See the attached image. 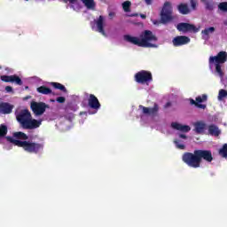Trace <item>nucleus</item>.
I'll return each instance as SVG.
<instances>
[{
	"label": "nucleus",
	"mask_w": 227,
	"mask_h": 227,
	"mask_svg": "<svg viewBox=\"0 0 227 227\" xmlns=\"http://www.w3.org/2000/svg\"><path fill=\"white\" fill-rule=\"evenodd\" d=\"M5 139L18 146L19 148H23L27 153H40L43 150V144L35 143L29 139V137L22 131L14 132L12 137H5Z\"/></svg>",
	"instance_id": "f257e3e1"
},
{
	"label": "nucleus",
	"mask_w": 227,
	"mask_h": 227,
	"mask_svg": "<svg viewBox=\"0 0 227 227\" xmlns=\"http://www.w3.org/2000/svg\"><path fill=\"white\" fill-rule=\"evenodd\" d=\"M182 160L184 164H187L189 168L198 169V168H201L203 160H205V162H212L214 156L210 150L198 149L193 151V153H184L182 156Z\"/></svg>",
	"instance_id": "f03ea898"
},
{
	"label": "nucleus",
	"mask_w": 227,
	"mask_h": 227,
	"mask_svg": "<svg viewBox=\"0 0 227 227\" xmlns=\"http://www.w3.org/2000/svg\"><path fill=\"white\" fill-rule=\"evenodd\" d=\"M140 38L126 35H124V40L133 45H137V47H146V48H155L156 44L151 43V42H157V36L153 35L151 30H145L140 35Z\"/></svg>",
	"instance_id": "7ed1b4c3"
},
{
	"label": "nucleus",
	"mask_w": 227,
	"mask_h": 227,
	"mask_svg": "<svg viewBox=\"0 0 227 227\" xmlns=\"http://www.w3.org/2000/svg\"><path fill=\"white\" fill-rule=\"evenodd\" d=\"M160 23L169 24L173 20V6L171 2H165L160 13Z\"/></svg>",
	"instance_id": "20e7f679"
},
{
	"label": "nucleus",
	"mask_w": 227,
	"mask_h": 227,
	"mask_svg": "<svg viewBox=\"0 0 227 227\" xmlns=\"http://www.w3.org/2000/svg\"><path fill=\"white\" fill-rule=\"evenodd\" d=\"M135 81L138 84H146L147 86L153 81L152 72L141 70L135 74Z\"/></svg>",
	"instance_id": "39448f33"
},
{
	"label": "nucleus",
	"mask_w": 227,
	"mask_h": 227,
	"mask_svg": "<svg viewBox=\"0 0 227 227\" xmlns=\"http://www.w3.org/2000/svg\"><path fill=\"white\" fill-rule=\"evenodd\" d=\"M30 108L35 116H42L45 113L46 109H49V105L43 102H31Z\"/></svg>",
	"instance_id": "423d86ee"
},
{
	"label": "nucleus",
	"mask_w": 227,
	"mask_h": 227,
	"mask_svg": "<svg viewBox=\"0 0 227 227\" xmlns=\"http://www.w3.org/2000/svg\"><path fill=\"white\" fill-rule=\"evenodd\" d=\"M227 61V52L219 51L216 56L209 57V65H223Z\"/></svg>",
	"instance_id": "0eeeda50"
},
{
	"label": "nucleus",
	"mask_w": 227,
	"mask_h": 227,
	"mask_svg": "<svg viewBox=\"0 0 227 227\" xmlns=\"http://www.w3.org/2000/svg\"><path fill=\"white\" fill-rule=\"evenodd\" d=\"M177 31L181 33H198L200 28L191 23L181 22L176 26Z\"/></svg>",
	"instance_id": "6e6552de"
},
{
	"label": "nucleus",
	"mask_w": 227,
	"mask_h": 227,
	"mask_svg": "<svg viewBox=\"0 0 227 227\" xmlns=\"http://www.w3.org/2000/svg\"><path fill=\"white\" fill-rule=\"evenodd\" d=\"M31 118V112L27 109L21 110L19 114H16V120L20 123L21 127Z\"/></svg>",
	"instance_id": "1a4fd4ad"
},
{
	"label": "nucleus",
	"mask_w": 227,
	"mask_h": 227,
	"mask_svg": "<svg viewBox=\"0 0 227 227\" xmlns=\"http://www.w3.org/2000/svg\"><path fill=\"white\" fill-rule=\"evenodd\" d=\"M191 42V38L186 35H177L172 40L174 47H182V45H187Z\"/></svg>",
	"instance_id": "9d476101"
},
{
	"label": "nucleus",
	"mask_w": 227,
	"mask_h": 227,
	"mask_svg": "<svg viewBox=\"0 0 227 227\" xmlns=\"http://www.w3.org/2000/svg\"><path fill=\"white\" fill-rule=\"evenodd\" d=\"M139 109H142L143 114H147L148 116H157V113H159V105L154 103L153 108L140 105Z\"/></svg>",
	"instance_id": "9b49d317"
},
{
	"label": "nucleus",
	"mask_w": 227,
	"mask_h": 227,
	"mask_svg": "<svg viewBox=\"0 0 227 227\" xmlns=\"http://www.w3.org/2000/svg\"><path fill=\"white\" fill-rule=\"evenodd\" d=\"M1 81L3 82H15V84H18V86H22V79L19 77L17 74L13 75H1L0 76Z\"/></svg>",
	"instance_id": "f8f14e48"
},
{
	"label": "nucleus",
	"mask_w": 227,
	"mask_h": 227,
	"mask_svg": "<svg viewBox=\"0 0 227 227\" xmlns=\"http://www.w3.org/2000/svg\"><path fill=\"white\" fill-rule=\"evenodd\" d=\"M40 125H42V121L29 118L27 121V122L24 123V125L22 126V129H25L27 130H33L35 129H38Z\"/></svg>",
	"instance_id": "ddd939ff"
},
{
	"label": "nucleus",
	"mask_w": 227,
	"mask_h": 227,
	"mask_svg": "<svg viewBox=\"0 0 227 227\" xmlns=\"http://www.w3.org/2000/svg\"><path fill=\"white\" fill-rule=\"evenodd\" d=\"M88 106L90 109H95V111H98L101 107L100 101H98V98L94 94L89 95Z\"/></svg>",
	"instance_id": "4468645a"
},
{
	"label": "nucleus",
	"mask_w": 227,
	"mask_h": 227,
	"mask_svg": "<svg viewBox=\"0 0 227 227\" xmlns=\"http://www.w3.org/2000/svg\"><path fill=\"white\" fill-rule=\"evenodd\" d=\"M13 105L6 102L0 103V113L1 114H12L13 111Z\"/></svg>",
	"instance_id": "2eb2a0df"
},
{
	"label": "nucleus",
	"mask_w": 227,
	"mask_h": 227,
	"mask_svg": "<svg viewBox=\"0 0 227 227\" xmlns=\"http://www.w3.org/2000/svg\"><path fill=\"white\" fill-rule=\"evenodd\" d=\"M193 126L196 134H203V132L207 129V123H205V121H198L194 122Z\"/></svg>",
	"instance_id": "dca6fc26"
},
{
	"label": "nucleus",
	"mask_w": 227,
	"mask_h": 227,
	"mask_svg": "<svg viewBox=\"0 0 227 227\" xmlns=\"http://www.w3.org/2000/svg\"><path fill=\"white\" fill-rule=\"evenodd\" d=\"M171 128L175 130H180L181 132H190L191 127L189 125H182L178 122H172Z\"/></svg>",
	"instance_id": "f3484780"
},
{
	"label": "nucleus",
	"mask_w": 227,
	"mask_h": 227,
	"mask_svg": "<svg viewBox=\"0 0 227 227\" xmlns=\"http://www.w3.org/2000/svg\"><path fill=\"white\" fill-rule=\"evenodd\" d=\"M96 26L98 33L106 36V30H104V16L100 15L96 20Z\"/></svg>",
	"instance_id": "a211bd4d"
},
{
	"label": "nucleus",
	"mask_w": 227,
	"mask_h": 227,
	"mask_svg": "<svg viewBox=\"0 0 227 227\" xmlns=\"http://www.w3.org/2000/svg\"><path fill=\"white\" fill-rule=\"evenodd\" d=\"M208 134L214 136L215 137H219L221 136V129L215 124H210L207 128Z\"/></svg>",
	"instance_id": "6ab92c4d"
},
{
	"label": "nucleus",
	"mask_w": 227,
	"mask_h": 227,
	"mask_svg": "<svg viewBox=\"0 0 227 227\" xmlns=\"http://www.w3.org/2000/svg\"><path fill=\"white\" fill-rule=\"evenodd\" d=\"M177 12H179L181 15H189V13H191V9H189L187 4L181 3L177 5Z\"/></svg>",
	"instance_id": "aec40b11"
},
{
	"label": "nucleus",
	"mask_w": 227,
	"mask_h": 227,
	"mask_svg": "<svg viewBox=\"0 0 227 227\" xmlns=\"http://www.w3.org/2000/svg\"><path fill=\"white\" fill-rule=\"evenodd\" d=\"M37 92L41 93V95H54V92H52V90L51 88L42 85L37 88Z\"/></svg>",
	"instance_id": "412c9836"
},
{
	"label": "nucleus",
	"mask_w": 227,
	"mask_h": 227,
	"mask_svg": "<svg viewBox=\"0 0 227 227\" xmlns=\"http://www.w3.org/2000/svg\"><path fill=\"white\" fill-rule=\"evenodd\" d=\"M81 1L82 3H83L84 6L88 8V10H94L95 6H97L95 0H81Z\"/></svg>",
	"instance_id": "4be33fe9"
},
{
	"label": "nucleus",
	"mask_w": 227,
	"mask_h": 227,
	"mask_svg": "<svg viewBox=\"0 0 227 227\" xmlns=\"http://www.w3.org/2000/svg\"><path fill=\"white\" fill-rule=\"evenodd\" d=\"M205 5L206 10L212 12L214 10V0H200Z\"/></svg>",
	"instance_id": "5701e85b"
},
{
	"label": "nucleus",
	"mask_w": 227,
	"mask_h": 227,
	"mask_svg": "<svg viewBox=\"0 0 227 227\" xmlns=\"http://www.w3.org/2000/svg\"><path fill=\"white\" fill-rule=\"evenodd\" d=\"M215 32V27H209L205 28L204 30L201 31V35L203 36H206L207 38H208L209 35H212V33Z\"/></svg>",
	"instance_id": "b1692460"
},
{
	"label": "nucleus",
	"mask_w": 227,
	"mask_h": 227,
	"mask_svg": "<svg viewBox=\"0 0 227 227\" xmlns=\"http://www.w3.org/2000/svg\"><path fill=\"white\" fill-rule=\"evenodd\" d=\"M51 85L55 88V90H59L60 91H63V93H67V87L65 85L59 83V82H51Z\"/></svg>",
	"instance_id": "393cba45"
},
{
	"label": "nucleus",
	"mask_w": 227,
	"mask_h": 227,
	"mask_svg": "<svg viewBox=\"0 0 227 227\" xmlns=\"http://www.w3.org/2000/svg\"><path fill=\"white\" fill-rule=\"evenodd\" d=\"M191 106H195V107H198V109H207V105L197 103L196 99H190Z\"/></svg>",
	"instance_id": "a878e982"
},
{
	"label": "nucleus",
	"mask_w": 227,
	"mask_h": 227,
	"mask_svg": "<svg viewBox=\"0 0 227 227\" xmlns=\"http://www.w3.org/2000/svg\"><path fill=\"white\" fill-rule=\"evenodd\" d=\"M130 6H132V3H130V1H125L122 4V10L126 12L129 13V12H130Z\"/></svg>",
	"instance_id": "bb28decb"
},
{
	"label": "nucleus",
	"mask_w": 227,
	"mask_h": 227,
	"mask_svg": "<svg viewBox=\"0 0 227 227\" xmlns=\"http://www.w3.org/2000/svg\"><path fill=\"white\" fill-rule=\"evenodd\" d=\"M219 155H221V157H223L224 159H227V144H224L223 145V148L219 150Z\"/></svg>",
	"instance_id": "cd10ccee"
},
{
	"label": "nucleus",
	"mask_w": 227,
	"mask_h": 227,
	"mask_svg": "<svg viewBox=\"0 0 227 227\" xmlns=\"http://www.w3.org/2000/svg\"><path fill=\"white\" fill-rule=\"evenodd\" d=\"M207 98L208 97L207 96V94H203L202 96L197 97L195 99L198 104H201L203 102H207Z\"/></svg>",
	"instance_id": "c85d7f7f"
},
{
	"label": "nucleus",
	"mask_w": 227,
	"mask_h": 227,
	"mask_svg": "<svg viewBox=\"0 0 227 227\" xmlns=\"http://www.w3.org/2000/svg\"><path fill=\"white\" fill-rule=\"evenodd\" d=\"M218 10L220 12H223L224 13L227 12V2H222L218 4Z\"/></svg>",
	"instance_id": "c756f323"
},
{
	"label": "nucleus",
	"mask_w": 227,
	"mask_h": 227,
	"mask_svg": "<svg viewBox=\"0 0 227 227\" xmlns=\"http://www.w3.org/2000/svg\"><path fill=\"white\" fill-rule=\"evenodd\" d=\"M227 97V90H220L218 93V100H223Z\"/></svg>",
	"instance_id": "7c9ffc66"
},
{
	"label": "nucleus",
	"mask_w": 227,
	"mask_h": 227,
	"mask_svg": "<svg viewBox=\"0 0 227 227\" xmlns=\"http://www.w3.org/2000/svg\"><path fill=\"white\" fill-rule=\"evenodd\" d=\"M215 72L218 73V75H220V77H223L224 74L223 73V69H221V64H215Z\"/></svg>",
	"instance_id": "2f4dec72"
},
{
	"label": "nucleus",
	"mask_w": 227,
	"mask_h": 227,
	"mask_svg": "<svg viewBox=\"0 0 227 227\" xmlns=\"http://www.w3.org/2000/svg\"><path fill=\"white\" fill-rule=\"evenodd\" d=\"M174 143L179 150H185V145L184 144H180L179 140H174Z\"/></svg>",
	"instance_id": "473e14b6"
},
{
	"label": "nucleus",
	"mask_w": 227,
	"mask_h": 227,
	"mask_svg": "<svg viewBox=\"0 0 227 227\" xmlns=\"http://www.w3.org/2000/svg\"><path fill=\"white\" fill-rule=\"evenodd\" d=\"M67 107H68V109H70L71 111H77V109H78L77 105H75V104H74V103H69V104L67 105Z\"/></svg>",
	"instance_id": "72a5a7b5"
},
{
	"label": "nucleus",
	"mask_w": 227,
	"mask_h": 227,
	"mask_svg": "<svg viewBox=\"0 0 227 227\" xmlns=\"http://www.w3.org/2000/svg\"><path fill=\"white\" fill-rule=\"evenodd\" d=\"M67 98L65 97H59L56 98V102H58L59 104H65Z\"/></svg>",
	"instance_id": "f704fd0d"
},
{
	"label": "nucleus",
	"mask_w": 227,
	"mask_h": 227,
	"mask_svg": "<svg viewBox=\"0 0 227 227\" xmlns=\"http://www.w3.org/2000/svg\"><path fill=\"white\" fill-rule=\"evenodd\" d=\"M192 10H196V6L198 5V2L196 0H190Z\"/></svg>",
	"instance_id": "c9c22d12"
},
{
	"label": "nucleus",
	"mask_w": 227,
	"mask_h": 227,
	"mask_svg": "<svg viewBox=\"0 0 227 227\" xmlns=\"http://www.w3.org/2000/svg\"><path fill=\"white\" fill-rule=\"evenodd\" d=\"M5 91L7 93H12V91H13V88L12 86H6L5 87Z\"/></svg>",
	"instance_id": "e433bc0d"
},
{
	"label": "nucleus",
	"mask_w": 227,
	"mask_h": 227,
	"mask_svg": "<svg viewBox=\"0 0 227 227\" xmlns=\"http://www.w3.org/2000/svg\"><path fill=\"white\" fill-rule=\"evenodd\" d=\"M115 15H116V13L114 12H110L108 14V17H109V19H113L115 17Z\"/></svg>",
	"instance_id": "4c0bfd02"
},
{
	"label": "nucleus",
	"mask_w": 227,
	"mask_h": 227,
	"mask_svg": "<svg viewBox=\"0 0 227 227\" xmlns=\"http://www.w3.org/2000/svg\"><path fill=\"white\" fill-rule=\"evenodd\" d=\"M145 4H147L148 6H150V4L153 3V0H145Z\"/></svg>",
	"instance_id": "58836bf2"
},
{
	"label": "nucleus",
	"mask_w": 227,
	"mask_h": 227,
	"mask_svg": "<svg viewBox=\"0 0 227 227\" xmlns=\"http://www.w3.org/2000/svg\"><path fill=\"white\" fill-rule=\"evenodd\" d=\"M165 109H168V107H171V102H167L164 106Z\"/></svg>",
	"instance_id": "ea45409f"
},
{
	"label": "nucleus",
	"mask_w": 227,
	"mask_h": 227,
	"mask_svg": "<svg viewBox=\"0 0 227 227\" xmlns=\"http://www.w3.org/2000/svg\"><path fill=\"white\" fill-rule=\"evenodd\" d=\"M179 137H180L181 139H187V136L184 135V134H179Z\"/></svg>",
	"instance_id": "a19ab883"
},
{
	"label": "nucleus",
	"mask_w": 227,
	"mask_h": 227,
	"mask_svg": "<svg viewBox=\"0 0 227 227\" xmlns=\"http://www.w3.org/2000/svg\"><path fill=\"white\" fill-rule=\"evenodd\" d=\"M139 14L137 13H132V14H129L128 15V17H137Z\"/></svg>",
	"instance_id": "79ce46f5"
},
{
	"label": "nucleus",
	"mask_w": 227,
	"mask_h": 227,
	"mask_svg": "<svg viewBox=\"0 0 227 227\" xmlns=\"http://www.w3.org/2000/svg\"><path fill=\"white\" fill-rule=\"evenodd\" d=\"M75 1H77V0H69V3H70L71 4H75Z\"/></svg>",
	"instance_id": "37998d69"
},
{
	"label": "nucleus",
	"mask_w": 227,
	"mask_h": 227,
	"mask_svg": "<svg viewBox=\"0 0 227 227\" xmlns=\"http://www.w3.org/2000/svg\"><path fill=\"white\" fill-rule=\"evenodd\" d=\"M141 19H146V15L145 14H140Z\"/></svg>",
	"instance_id": "c03bdc74"
},
{
	"label": "nucleus",
	"mask_w": 227,
	"mask_h": 227,
	"mask_svg": "<svg viewBox=\"0 0 227 227\" xmlns=\"http://www.w3.org/2000/svg\"><path fill=\"white\" fill-rule=\"evenodd\" d=\"M223 25L227 26V20L225 21H223Z\"/></svg>",
	"instance_id": "a18cd8bd"
},
{
	"label": "nucleus",
	"mask_w": 227,
	"mask_h": 227,
	"mask_svg": "<svg viewBox=\"0 0 227 227\" xmlns=\"http://www.w3.org/2000/svg\"><path fill=\"white\" fill-rule=\"evenodd\" d=\"M50 102H56V100H54V99H50Z\"/></svg>",
	"instance_id": "49530a36"
},
{
	"label": "nucleus",
	"mask_w": 227,
	"mask_h": 227,
	"mask_svg": "<svg viewBox=\"0 0 227 227\" xmlns=\"http://www.w3.org/2000/svg\"><path fill=\"white\" fill-rule=\"evenodd\" d=\"M65 1V3H67V1H68V0H64Z\"/></svg>",
	"instance_id": "de8ad7c7"
},
{
	"label": "nucleus",
	"mask_w": 227,
	"mask_h": 227,
	"mask_svg": "<svg viewBox=\"0 0 227 227\" xmlns=\"http://www.w3.org/2000/svg\"><path fill=\"white\" fill-rule=\"evenodd\" d=\"M3 67L0 66V70L2 69Z\"/></svg>",
	"instance_id": "09e8293b"
},
{
	"label": "nucleus",
	"mask_w": 227,
	"mask_h": 227,
	"mask_svg": "<svg viewBox=\"0 0 227 227\" xmlns=\"http://www.w3.org/2000/svg\"><path fill=\"white\" fill-rule=\"evenodd\" d=\"M26 1H29V0H26Z\"/></svg>",
	"instance_id": "8fccbe9b"
}]
</instances>
